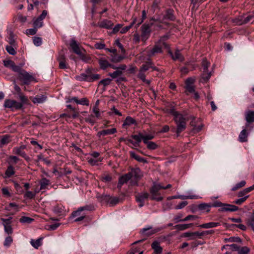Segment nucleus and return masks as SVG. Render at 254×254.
<instances>
[{
    "instance_id": "1",
    "label": "nucleus",
    "mask_w": 254,
    "mask_h": 254,
    "mask_svg": "<svg viewBox=\"0 0 254 254\" xmlns=\"http://www.w3.org/2000/svg\"><path fill=\"white\" fill-rule=\"evenodd\" d=\"M132 139H134L133 141L131 139H128L127 141L134 146H139V143L142 140L143 142L146 144L147 148L149 150H155L158 148L157 144L153 141H149L154 138V136L152 134H143L141 132H139L137 134H133L131 135Z\"/></svg>"
},
{
    "instance_id": "2",
    "label": "nucleus",
    "mask_w": 254,
    "mask_h": 254,
    "mask_svg": "<svg viewBox=\"0 0 254 254\" xmlns=\"http://www.w3.org/2000/svg\"><path fill=\"white\" fill-rule=\"evenodd\" d=\"M167 112L173 116V120L176 125L175 132L177 136H179L180 133L186 129L187 122L188 119L185 118L182 114L177 111L174 107L169 109Z\"/></svg>"
},
{
    "instance_id": "3",
    "label": "nucleus",
    "mask_w": 254,
    "mask_h": 254,
    "mask_svg": "<svg viewBox=\"0 0 254 254\" xmlns=\"http://www.w3.org/2000/svg\"><path fill=\"white\" fill-rule=\"evenodd\" d=\"M75 79L79 81H86L92 82L98 80L101 78V75L95 73L92 68H88L84 73L75 76Z\"/></svg>"
},
{
    "instance_id": "4",
    "label": "nucleus",
    "mask_w": 254,
    "mask_h": 254,
    "mask_svg": "<svg viewBox=\"0 0 254 254\" xmlns=\"http://www.w3.org/2000/svg\"><path fill=\"white\" fill-rule=\"evenodd\" d=\"M163 48L168 49L169 46L166 43L163 41H159L155 43L153 47L147 51V56L152 57L156 54L162 53Z\"/></svg>"
},
{
    "instance_id": "5",
    "label": "nucleus",
    "mask_w": 254,
    "mask_h": 254,
    "mask_svg": "<svg viewBox=\"0 0 254 254\" xmlns=\"http://www.w3.org/2000/svg\"><path fill=\"white\" fill-rule=\"evenodd\" d=\"M162 186L159 184H155L150 189L151 194L150 199L157 201H160L163 200V197L161 196L159 191L161 189Z\"/></svg>"
},
{
    "instance_id": "6",
    "label": "nucleus",
    "mask_w": 254,
    "mask_h": 254,
    "mask_svg": "<svg viewBox=\"0 0 254 254\" xmlns=\"http://www.w3.org/2000/svg\"><path fill=\"white\" fill-rule=\"evenodd\" d=\"M153 23H144L140 27V38L142 41L145 42L150 37L151 32V27Z\"/></svg>"
},
{
    "instance_id": "7",
    "label": "nucleus",
    "mask_w": 254,
    "mask_h": 254,
    "mask_svg": "<svg viewBox=\"0 0 254 254\" xmlns=\"http://www.w3.org/2000/svg\"><path fill=\"white\" fill-rule=\"evenodd\" d=\"M3 106L5 108L10 109L11 111H14L21 109L22 108V104L14 100L6 99Z\"/></svg>"
},
{
    "instance_id": "8",
    "label": "nucleus",
    "mask_w": 254,
    "mask_h": 254,
    "mask_svg": "<svg viewBox=\"0 0 254 254\" xmlns=\"http://www.w3.org/2000/svg\"><path fill=\"white\" fill-rule=\"evenodd\" d=\"M131 175V179L134 178L135 180H131L130 185L131 186H137L138 180L142 177L140 169L138 168L132 169L130 172H128Z\"/></svg>"
},
{
    "instance_id": "9",
    "label": "nucleus",
    "mask_w": 254,
    "mask_h": 254,
    "mask_svg": "<svg viewBox=\"0 0 254 254\" xmlns=\"http://www.w3.org/2000/svg\"><path fill=\"white\" fill-rule=\"evenodd\" d=\"M18 77L20 81L23 82L24 84L27 85L34 80V77L24 70L18 74Z\"/></svg>"
},
{
    "instance_id": "10",
    "label": "nucleus",
    "mask_w": 254,
    "mask_h": 254,
    "mask_svg": "<svg viewBox=\"0 0 254 254\" xmlns=\"http://www.w3.org/2000/svg\"><path fill=\"white\" fill-rule=\"evenodd\" d=\"M47 15V11L46 10H44L42 11V13L38 17L33 18V27L37 29L42 27L43 25V20L46 17Z\"/></svg>"
},
{
    "instance_id": "11",
    "label": "nucleus",
    "mask_w": 254,
    "mask_h": 254,
    "mask_svg": "<svg viewBox=\"0 0 254 254\" xmlns=\"http://www.w3.org/2000/svg\"><path fill=\"white\" fill-rule=\"evenodd\" d=\"M254 18V15H249L239 16L234 20V22L238 25H242L249 22Z\"/></svg>"
},
{
    "instance_id": "12",
    "label": "nucleus",
    "mask_w": 254,
    "mask_h": 254,
    "mask_svg": "<svg viewBox=\"0 0 254 254\" xmlns=\"http://www.w3.org/2000/svg\"><path fill=\"white\" fill-rule=\"evenodd\" d=\"M11 217L8 219L1 218L2 222V224L4 226V231L7 234H11L13 232L12 228L11 227Z\"/></svg>"
},
{
    "instance_id": "13",
    "label": "nucleus",
    "mask_w": 254,
    "mask_h": 254,
    "mask_svg": "<svg viewBox=\"0 0 254 254\" xmlns=\"http://www.w3.org/2000/svg\"><path fill=\"white\" fill-rule=\"evenodd\" d=\"M57 60L59 63V68L61 69H66L68 67V64L66 63V59L64 54L60 52L57 57Z\"/></svg>"
},
{
    "instance_id": "14",
    "label": "nucleus",
    "mask_w": 254,
    "mask_h": 254,
    "mask_svg": "<svg viewBox=\"0 0 254 254\" xmlns=\"http://www.w3.org/2000/svg\"><path fill=\"white\" fill-rule=\"evenodd\" d=\"M239 207L236 205L224 203L222 208L219 209L220 212H235L238 210Z\"/></svg>"
},
{
    "instance_id": "15",
    "label": "nucleus",
    "mask_w": 254,
    "mask_h": 254,
    "mask_svg": "<svg viewBox=\"0 0 254 254\" xmlns=\"http://www.w3.org/2000/svg\"><path fill=\"white\" fill-rule=\"evenodd\" d=\"M149 197V194L147 192H142L137 194L135 196L136 200L139 202V206L142 207L144 205V201Z\"/></svg>"
},
{
    "instance_id": "16",
    "label": "nucleus",
    "mask_w": 254,
    "mask_h": 254,
    "mask_svg": "<svg viewBox=\"0 0 254 254\" xmlns=\"http://www.w3.org/2000/svg\"><path fill=\"white\" fill-rule=\"evenodd\" d=\"M94 210V206L90 205H86L83 207H79L77 210L73 211L71 214V216L72 217H75V216L79 215L81 211L84 210H89V211H93Z\"/></svg>"
},
{
    "instance_id": "17",
    "label": "nucleus",
    "mask_w": 254,
    "mask_h": 254,
    "mask_svg": "<svg viewBox=\"0 0 254 254\" xmlns=\"http://www.w3.org/2000/svg\"><path fill=\"white\" fill-rule=\"evenodd\" d=\"M131 179V175L128 173L121 176L119 179V183L118 184V188L121 189L122 186L127 183L129 180Z\"/></svg>"
},
{
    "instance_id": "18",
    "label": "nucleus",
    "mask_w": 254,
    "mask_h": 254,
    "mask_svg": "<svg viewBox=\"0 0 254 254\" xmlns=\"http://www.w3.org/2000/svg\"><path fill=\"white\" fill-rule=\"evenodd\" d=\"M114 23L107 19H104L98 23L97 26L101 28L111 29L113 27Z\"/></svg>"
},
{
    "instance_id": "19",
    "label": "nucleus",
    "mask_w": 254,
    "mask_h": 254,
    "mask_svg": "<svg viewBox=\"0 0 254 254\" xmlns=\"http://www.w3.org/2000/svg\"><path fill=\"white\" fill-rule=\"evenodd\" d=\"M70 47L72 49L73 52L77 55H81V51L79 47V44L73 39H72L70 42Z\"/></svg>"
},
{
    "instance_id": "20",
    "label": "nucleus",
    "mask_w": 254,
    "mask_h": 254,
    "mask_svg": "<svg viewBox=\"0 0 254 254\" xmlns=\"http://www.w3.org/2000/svg\"><path fill=\"white\" fill-rule=\"evenodd\" d=\"M12 152L14 154L21 156L27 161L30 160L29 157L26 155V153L23 150L18 148V147H14L12 150Z\"/></svg>"
},
{
    "instance_id": "21",
    "label": "nucleus",
    "mask_w": 254,
    "mask_h": 254,
    "mask_svg": "<svg viewBox=\"0 0 254 254\" xmlns=\"http://www.w3.org/2000/svg\"><path fill=\"white\" fill-rule=\"evenodd\" d=\"M117 131L116 128H112L109 129H104L99 131L97 133V136L100 137L101 136H105L107 135L113 134Z\"/></svg>"
},
{
    "instance_id": "22",
    "label": "nucleus",
    "mask_w": 254,
    "mask_h": 254,
    "mask_svg": "<svg viewBox=\"0 0 254 254\" xmlns=\"http://www.w3.org/2000/svg\"><path fill=\"white\" fill-rule=\"evenodd\" d=\"M100 67L102 70H105L109 67L110 63L104 58H100L98 59Z\"/></svg>"
},
{
    "instance_id": "23",
    "label": "nucleus",
    "mask_w": 254,
    "mask_h": 254,
    "mask_svg": "<svg viewBox=\"0 0 254 254\" xmlns=\"http://www.w3.org/2000/svg\"><path fill=\"white\" fill-rule=\"evenodd\" d=\"M221 225L220 222H210L206 223H204L198 226V227L203 229H210L212 228L217 227Z\"/></svg>"
},
{
    "instance_id": "24",
    "label": "nucleus",
    "mask_w": 254,
    "mask_h": 254,
    "mask_svg": "<svg viewBox=\"0 0 254 254\" xmlns=\"http://www.w3.org/2000/svg\"><path fill=\"white\" fill-rule=\"evenodd\" d=\"M157 232L156 229H153L151 227H148L142 229L140 232L141 233L145 236H151Z\"/></svg>"
},
{
    "instance_id": "25",
    "label": "nucleus",
    "mask_w": 254,
    "mask_h": 254,
    "mask_svg": "<svg viewBox=\"0 0 254 254\" xmlns=\"http://www.w3.org/2000/svg\"><path fill=\"white\" fill-rule=\"evenodd\" d=\"M151 248L154 250V254H161L162 253V248L157 241H154L151 244Z\"/></svg>"
},
{
    "instance_id": "26",
    "label": "nucleus",
    "mask_w": 254,
    "mask_h": 254,
    "mask_svg": "<svg viewBox=\"0 0 254 254\" xmlns=\"http://www.w3.org/2000/svg\"><path fill=\"white\" fill-rule=\"evenodd\" d=\"M185 237H190V240L195 239L196 238H201V232H186L184 234Z\"/></svg>"
},
{
    "instance_id": "27",
    "label": "nucleus",
    "mask_w": 254,
    "mask_h": 254,
    "mask_svg": "<svg viewBox=\"0 0 254 254\" xmlns=\"http://www.w3.org/2000/svg\"><path fill=\"white\" fill-rule=\"evenodd\" d=\"M248 132L246 128L243 129L239 135V141L245 142L248 141Z\"/></svg>"
},
{
    "instance_id": "28",
    "label": "nucleus",
    "mask_w": 254,
    "mask_h": 254,
    "mask_svg": "<svg viewBox=\"0 0 254 254\" xmlns=\"http://www.w3.org/2000/svg\"><path fill=\"white\" fill-rule=\"evenodd\" d=\"M47 99V96L44 95H36L33 98L32 101L34 104H40L44 102Z\"/></svg>"
},
{
    "instance_id": "29",
    "label": "nucleus",
    "mask_w": 254,
    "mask_h": 254,
    "mask_svg": "<svg viewBox=\"0 0 254 254\" xmlns=\"http://www.w3.org/2000/svg\"><path fill=\"white\" fill-rule=\"evenodd\" d=\"M10 136L8 134L2 135L0 139V147L7 144L11 141Z\"/></svg>"
},
{
    "instance_id": "30",
    "label": "nucleus",
    "mask_w": 254,
    "mask_h": 254,
    "mask_svg": "<svg viewBox=\"0 0 254 254\" xmlns=\"http://www.w3.org/2000/svg\"><path fill=\"white\" fill-rule=\"evenodd\" d=\"M245 119L248 124L254 122V111H248L245 114Z\"/></svg>"
},
{
    "instance_id": "31",
    "label": "nucleus",
    "mask_w": 254,
    "mask_h": 254,
    "mask_svg": "<svg viewBox=\"0 0 254 254\" xmlns=\"http://www.w3.org/2000/svg\"><path fill=\"white\" fill-rule=\"evenodd\" d=\"M14 168L11 165H9L7 167V168L5 172L3 178L5 179L10 178L13 175H14Z\"/></svg>"
},
{
    "instance_id": "32",
    "label": "nucleus",
    "mask_w": 254,
    "mask_h": 254,
    "mask_svg": "<svg viewBox=\"0 0 254 254\" xmlns=\"http://www.w3.org/2000/svg\"><path fill=\"white\" fill-rule=\"evenodd\" d=\"M164 19H168L171 21H174L175 16L173 13V10L171 9H167L166 11V14L164 16Z\"/></svg>"
},
{
    "instance_id": "33",
    "label": "nucleus",
    "mask_w": 254,
    "mask_h": 254,
    "mask_svg": "<svg viewBox=\"0 0 254 254\" xmlns=\"http://www.w3.org/2000/svg\"><path fill=\"white\" fill-rule=\"evenodd\" d=\"M71 100L74 101L77 104L82 105L89 106V100L86 98H83L81 100H78L77 97H74L71 99Z\"/></svg>"
},
{
    "instance_id": "34",
    "label": "nucleus",
    "mask_w": 254,
    "mask_h": 254,
    "mask_svg": "<svg viewBox=\"0 0 254 254\" xmlns=\"http://www.w3.org/2000/svg\"><path fill=\"white\" fill-rule=\"evenodd\" d=\"M169 53L172 56V59L174 60H179L180 62H183L184 60V58L183 55L181 54L179 50H176L174 55H173V53L171 52H169Z\"/></svg>"
},
{
    "instance_id": "35",
    "label": "nucleus",
    "mask_w": 254,
    "mask_h": 254,
    "mask_svg": "<svg viewBox=\"0 0 254 254\" xmlns=\"http://www.w3.org/2000/svg\"><path fill=\"white\" fill-rule=\"evenodd\" d=\"M129 154H130L131 157L134 158L135 160H136L138 162H141V163H147V161L146 160V159L136 154L134 152L130 151Z\"/></svg>"
},
{
    "instance_id": "36",
    "label": "nucleus",
    "mask_w": 254,
    "mask_h": 254,
    "mask_svg": "<svg viewBox=\"0 0 254 254\" xmlns=\"http://www.w3.org/2000/svg\"><path fill=\"white\" fill-rule=\"evenodd\" d=\"M240 246L236 244H233L231 245H226L222 247V250L225 249L229 251H237L238 252Z\"/></svg>"
},
{
    "instance_id": "37",
    "label": "nucleus",
    "mask_w": 254,
    "mask_h": 254,
    "mask_svg": "<svg viewBox=\"0 0 254 254\" xmlns=\"http://www.w3.org/2000/svg\"><path fill=\"white\" fill-rule=\"evenodd\" d=\"M96 197L98 201L101 202H107L108 200L109 199V195L98 193L96 195Z\"/></svg>"
},
{
    "instance_id": "38",
    "label": "nucleus",
    "mask_w": 254,
    "mask_h": 254,
    "mask_svg": "<svg viewBox=\"0 0 254 254\" xmlns=\"http://www.w3.org/2000/svg\"><path fill=\"white\" fill-rule=\"evenodd\" d=\"M133 18V21L129 25L127 26L124 28H123L121 30V33L122 34H124L127 32L132 26L133 25L136 23L137 18L136 17H132Z\"/></svg>"
},
{
    "instance_id": "39",
    "label": "nucleus",
    "mask_w": 254,
    "mask_h": 254,
    "mask_svg": "<svg viewBox=\"0 0 254 254\" xmlns=\"http://www.w3.org/2000/svg\"><path fill=\"white\" fill-rule=\"evenodd\" d=\"M136 124V121L133 119L132 118V117H130V116H127L123 124V126H130L131 125H133V124Z\"/></svg>"
},
{
    "instance_id": "40",
    "label": "nucleus",
    "mask_w": 254,
    "mask_h": 254,
    "mask_svg": "<svg viewBox=\"0 0 254 254\" xmlns=\"http://www.w3.org/2000/svg\"><path fill=\"white\" fill-rule=\"evenodd\" d=\"M124 58L125 57L124 56L118 55L116 53L115 55L111 56V61L113 63H117L121 62L123 59H124Z\"/></svg>"
},
{
    "instance_id": "41",
    "label": "nucleus",
    "mask_w": 254,
    "mask_h": 254,
    "mask_svg": "<svg viewBox=\"0 0 254 254\" xmlns=\"http://www.w3.org/2000/svg\"><path fill=\"white\" fill-rule=\"evenodd\" d=\"M225 243L228 242H236L238 243H242V240L239 237H231L229 238H226L224 239Z\"/></svg>"
},
{
    "instance_id": "42",
    "label": "nucleus",
    "mask_w": 254,
    "mask_h": 254,
    "mask_svg": "<svg viewBox=\"0 0 254 254\" xmlns=\"http://www.w3.org/2000/svg\"><path fill=\"white\" fill-rule=\"evenodd\" d=\"M145 74H144V72H143L140 70H139L138 73L137 74V77L138 78L141 79L143 82L146 83L148 85H149L150 83V81L148 80H146L145 79Z\"/></svg>"
},
{
    "instance_id": "43",
    "label": "nucleus",
    "mask_w": 254,
    "mask_h": 254,
    "mask_svg": "<svg viewBox=\"0 0 254 254\" xmlns=\"http://www.w3.org/2000/svg\"><path fill=\"white\" fill-rule=\"evenodd\" d=\"M152 64H153V63L151 62H146L145 64L141 65L139 70L145 72L151 67Z\"/></svg>"
},
{
    "instance_id": "44",
    "label": "nucleus",
    "mask_w": 254,
    "mask_h": 254,
    "mask_svg": "<svg viewBox=\"0 0 254 254\" xmlns=\"http://www.w3.org/2000/svg\"><path fill=\"white\" fill-rule=\"evenodd\" d=\"M42 238H39L36 240L32 239L30 241V243L34 248L38 249L42 245Z\"/></svg>"
},
{
    "instance_id": "45",
    "label": "nucleus",
    "mask_w": 254,
    "mask_h": 254,
    "mask_svg": "<svg viewBox=\"0 0 254 254\" xmlns=\"http://www.w3.org/2000/svg\"><path fill=\"white\" fill-rule=\"evenodd\" d=\"M181 198L182 199H198L199 198L198 196L195 195H181V196H173L172 197V198Z\"/></svg>"
},
{
    "instance_id": "46",
    "label": "nucleus",
    "mask_w": 254,
    "mask_h": 254,
    "mask_svg": "<svg viewBox=\"0 0 254 254\" xmlns=\"http://www.w3.org/2000/svg\"><path fill=\"white\" fill-rule=\"evenodd\" d=\"M119 199L117 197H111L109 195V199L108 200L107 202L110 204L111 206H114L119 203Z\"/></svg>"
},
{
    "instance_id": "47",
    "label": "nucleus",
    "mask_w": 254,
    "mask_h": 254,
    "mask_svg": "<svg viewBox=\"0 0 254 254\" xmlns=\"http://www.w3.org/2000/svg\"><path fill=\"white\" fill-rule=\"evenodd\" d=\"M49 180L46 178H43L41 179V180L40 182V189L43 190L45 189L46 188V187L49 185Z\"/></svg>"
},
{
    "instance_id": "48",
    "label": "nucleus",
    "mask_w": 254,
    "mask_h": 254,
    "mask_svg": "<svg viewBox=\"0 0 254 254\" xmlns=\"http://www.w3.org/2000/svg\"><path fill=\"white\" fill-rule=\"evenodd\" d=\"M210 65L209 63L206 60L203 59L202 62V66L203 69V72H207L208 70V68Z\"/></svg>"
},
{
    "instance_id": "49",
    "label": "nucleus",
    "mask_w": 254,
    "mask_h": 254,
    "mask_svg": "<svg viewBox=\"0 0 254 254\" xmlns=\"http://www.w3.org/2000/svg\"><path fill=\"white\" fill-rule=\"evenodd\" d=\"M246 184V182L245 181H242L240 183H237L235 185V186L232 188V191H236L237 190L244 187Z\"/></svg>"
},
{
    "instance_id": "50",
    "label": "nucleus",
    "mask_w": 254,
    "mask_h": 254,
    "mask_svg": "<svg viewBox=\"0 0 254 254\" xmlns=\"http://www.w3.org/2000/svg\"><path fill=\"white\" fill-rule=\"evenodd\" d=\"M111 81L112 79L109 78L102 79L99 82L98 86L103 85L104 87H106L110 85L111 83Z\"/></svg>"
},
{
    "instance_id": "51",
    "label": "nucleus",
    "mask_w": 254,
    "mask_h": 254,
    "mask_svg": "<svg viewBox=\"0 0 254 254\" xmlns=\"http://www.w3.org/2000/svg\"><path fill=\"white\" fill-rule=\"evenodd\" d=\"M16 48L15 46H6L5 47V49L6 51L11 55H14L16 54V52L15 51V49Z\"/></svg>"
},
{
    "instance_id": "52",
    "label": "nucleus",
    "mask_w": 254,
    "mask_h": 254,
    "mask_svg": "<svg viewBox=\"0 0 254 254\" xmlns=\"http://www.w3.org/2000/svg\"><path fill=\"white\" fill-rule=\"evenodd\" d=\"M33 220V218L27 216H22L19 219L20 222L22 223H30Z\"/></svg>"
},
{
    "instance_id": "53",
    "label": "nucleus",
    "mask_w": 254,
    "mask_h": 254,
    "mask_svg": "<svg viewBox=\"0 0 254 254\" xmlns=\"http://www.w3.org/2000/svg\"><path fill=\"white\" fill-rule=\"evenodd\" d=\"M250 249L247 247H240L238 251L239 254H248L250 252Z\"/></svg>"
},
{
    "instance_id": "54",
    "label": "nucleus",
    "mask_w": 254,
    "mask_h": 254,
    "mask_svg": "<svg viewBox=\"0 0 254 254\" xmlns=\"http://www.w3.org/2000/svg\"><path fill=\"white\" fill-rule=\"evenodd\" d=\"M85 121L93 125L96 123V120L93 115H90L85 118Z\"/></svg>"
},
{
    "instance_id": "55",
    "label": "nucleus",
    "mask_w": 254,
    "mask_h": 254,
    "mask_svg": "<svg viewBox=\"0 0 254 254\" xmlns=\"http://www.w3.org/2000/svg\"><path fill=\"white\" fill-rule=\"evenodd\" d=\"M123 74V72L120 70H116L112 73H109V75L112 78H116L118 76L121 75Z\"/></svg>"
},
{
    "instance_id": "56",
    "label": "nucleus",
    "mask_w": 254,
    "mask_h": 254,
    "mask_svg": "<svg viewBox=\"0 0 254 254\" xmlns=\"http://www.w3.org/2000/svg\"><path fill=\"white\" fill-rule=\"evenodd\" d=\"M210 205L206 203H202L198 205V208L200 210H205L207 212H209L210 211Z\"/></svg>"
},
{
    "instance_id": "57",
    "label": "nucleus",
    "mask_w": 254,
    "mask_h": 254,
    "mask_svg": "<svg viewBox=\"0 0 254 254\" xmlns=\"http://www.w3.org/2000/svg\"><path fill=\"white\" fill-rule=\"evenodd\" d=\"M36 193L31 191H27L24 195L25 198L32 199L35 196Z\"/></svg>"
},
{
    "instance_id": "58",
    "label": "nucleus",
    "mask_w": 254,
    "mask_h": 254,
    "mask_svg": "<svg viewBox=\"0 0 254 254\" xmlns=\"http://www.w3.org/2000/svg\"><path fill=\"white\" fill-rule=\"evenodd\" d=\"M101 180L105 183L110 182L112 180V177L110 175L104 174L102 176Z\"/></svg>"
},
{
    "instance_id": "59",
    "label": "nucleus",
    "mask_w": 254,
    "mask_h": 254,
    "mask_svg": "<svg viewBox=\"0 0 254 254\" xmlns=\"http://www.w3.org/2000/svg\"><path fill=\"white\" fill-rule=\"evenodd\" d=\"M211 76V73L210 72H203L202 74V79H203V81L207 82L209 78H210Z\"/></svg>"
},
{
    "instance_id": "60",
    "label": "nucleus",
    "mask_w": 254,
    "mask_h": 254,
    "mask_svg": "<svg viewBox=\"0 0 254 254\" xmlns=\"http://www.w3.org/2000/svg\"><path fill=\"white\" fill-rule=\"evenodd\" d=\"M33 42L36 46H39L42 44V39L39 37L35 36L33 37Z\"/></svg>"
},
{
    "instance_id": "61",
    "label": "nucleus",
    "mask_w": 254,
    "mask_h": 254,
    "mask_svg": "<svg viewBox=\"0 0 254 254\" xmlns=\"http://www.w3.org/2000/svg\"><path fill=\"white\" fill-rule=\"evenodd\" d=\"M247 224L251 226L254 232V216H251L247 220Z\"/></svg>"
},
{
    "instance_id": "62",
    "label": "nucleus",
    "mask_w": 254,
    "mask_h": 254,
    "mask_svg": "<svg viewBox=\"0 0 254 254\" xmlns=\"http://www.w3.org/2000/svg\"><path fill=\"white\" fill-rule=\"evenodd\" d=\"M1 190L2 194L4 196H6V197H10L11 196V194L9 191L8 188H7V187L2 188Z\"/></svg>"
},
{
    "instance_id": "63",
    "label": "nucleus",
    "mask_w": 254,
    "mask_h": 254,
    "mask_svg": "<svg viewBox=\"0 0 254 254\" xmlns=\"http://www.w3.org/2000/svg\"><path fill=\"white\" fill-rule=\"evenodd\" d=\"M63 208L62 206L57 205L54 207V212L56 214L60 215L63 211Z\"/></svg>"
},
{
    "instance_id": "64",
    "label": "nucleus",
    "mask_w": 254,
    "mask_h": 254,
    "mask_svg": "<svg viewBox=\"0 0 254 254\" xmlns=\"http://www.w3.org/2000/svg\"><path fill=\"white\" fill-rule=\"evenodd\" d=\"M12 239L10 236H8L5 239L3 245L5 247H9L12 242Z\"/></svg>"
}]
</instances>
